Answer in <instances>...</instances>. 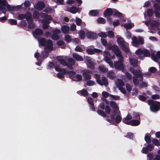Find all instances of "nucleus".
I'll return each instance as SVG.
<instances>
[{
    "mask_svg": "<svg viewBox=\"0 0 160 160\" xmlns=\"http://www.w3.org/2000/svg\"><path fill=\"white\" fill-rule=\"evenodd\" d=\"M97 22L98 23L103 24L105 23V20L102 18H99L97 19Z\"/></svg>",
    "mask_w": 160,
    "mask_h": 160,
    "instance_id": "09e8293b",
    "label": "nucleus"
},
{
    "mask_svg": "<svg viewBox=\"0 0 160 160\" xmlns=\"http://www.w3.org/2000/svg\"><path fill=\"white\" fill-rule=\"evenodd\" d=\"M72 79L74 80L80 81L82 79V76L80 74H77L76 77L72 78Z\"/></svg>",
    "mask_w": 160,
    "mask_h": 160,
    "instance_id": "ea45409f",
    "label": "nucleus"
},
{
    "mask_svg": "<svg viewBox=\"0 0 160 160\" xmlns=\"http://www.w3.org/2000/svg\"><path fill=\"white\" fill-rule=\"evenodd\" d=\"M133 83L135 85L137 86L139 85V80L136 78L135 77H134L133 78Z\"/></svg>",
    "mask_w": 160,
    "mask_h": 160,
    "instance_id": "603ef678",
    "label": "nucleus"
},
{
    "mask_svg": "<svg viewBox=\"0 0 160 160\" xmlns=\"http://www.w3.org/2000/svg\"><path fill=\"white\" fill-rule=\"evenodd\" d=\"M110 99L111 100H118L120 99V97L116 95H113L111 94L109 95Z\"/></svg>",
    "mask_w": 160,
    "mask_h": 160,
    "instance_id": "a19ab883",
    "label": "nucleus"
},
{
    "mask_svg": "<svg viewBox=\"0 0 160 160\" xmlns=\"http://www.w3.org/2000/svg\"><path fill=\"white\" fill-rule=\"evenodd\" d=\"M41 15L42 16V18H44L46 19L51 20L52 19L51 16L48 15H46L44 13L41 14Z\"/></svg>",
    "mask_w": 160,
    "mask_h": 160,
    "instance_id": "49530a36",
    "label": "nucleus"
},
{
    "mask_svg": "<svg viewBox=\"0 0 160 160\" xmlns=\"http://www.w3.org/2000/svg\"><path fill=\"white\" fill-rule=\"evenodd\" d=\"M78 34H79L80 38L82 39H84L85 37V32L82 30L79 31Z\"/></svg>",
    "mask_w": 160,
    "mask_h": 160,
    "instance_id": "72a5a7b5",
    "label": "nucleus"
},
{
    "mask_svg": "<svg viewBox=\"0 0 160 160\" xmlns=\"http://www.w3.org/2000/svg\"><path fill=\"white\" fill-rule=\"evenodd\" d=\"M91 73V72L89 70H84L83 71V76L85 79L88 80L91 78L90 75Z\"/></svg>",
    "mask_w": 160,
    "mask_h": 160,
    "instance_id": "4468645a",
    "label": "nucleus"
},
{
    "mask_svg": "<svg viewBox=\"0 0 160 160\" xmlns=\"http://www.w3.org/2000/svg\"><path fill=\"white\" fill-rule=\"evenodd\" d=\"M45 6L44 3L42 1H38L34 5V7L36 9L39 10H41L43 9Z\"/></svg>",
    "mask_w": 160,
    "mask_h": 160,
    "instance_id": "ddd939ff",
    "label": "nucleus"
},
{
    "mask_svg": "<svg viewBox=\"0 0 160 160\" xmlns=\"http://www.w3.org/2000/svg\"><path fill=\"white\" fill-rule=\"evenodd\" d=\"M88 101L89 104L90 105L93 111L95 110V108L93 106L94 102L92 98H88L87 99Z\"/></svg>",
    "mask_w": 160,
    "mask_h": 160,
    "instance_id": "cd10ccee",
    "label": "nucleus"
},
{
    "mask_svg": "<svg viewBox=\"0 0 160 160\" xmlns=\"http://www.w3.org/2000/svg\"><path fill=\"white\" fill-rule=\"evenodd\" d=\"M129 62L130 64L134 67H137L138 65V61L134 58L129 59Z\"/></svg>",
    "mask_w": 160,
    "mask_h": 160,
    "instance_id": "412c9836",
    "label": "nucleus"
},
{
    "mask_svg": "<svg viewBox=\"0 0 160 160\" xmlns=\"http://www.w3.org/2000/svg\"><path fill=\"white\" fill-rule=\"evenodd\" d=\"M73 58L78 61H82L83 60V57L76 53H73L72 55Z\"/></svg>",
    "mask_w": 160,
    "mask_h": 160,
    "instance_id": "dca6fc26",
    "label": "nucleus"
},
{
    "mask_svg": "<svg viewBox=\"0 0 160 160\" xmlns=\"http://www.w3.org/2000/svg\"><path fill=\"white\" fill-rule=\"evenodd\" d=\"M86 52L89 54H93L95 53V49L88 48L86 50Z\"/></svg>",
    "mask_w": 160,
    "mask_h": 160,
    "instance_id": "de8ad7c7",
    "label": "nucleus"
},
{
    "mask_svg": "<svg viewBox=\"0 0 160 160\" xmlns=\"http://www.w3.org/2000/svg\"><path fill=\"white\" fill-rule=\"evenodd\" d=\"M132 40V44L135 47H138L139 44H142L144 43V40L140 37L137 38L135 37H133Z\"/></svg>",
    "mask_w": 160,
    "mask_h": 160,
    "instance_id": "6e6552de",
    "label": "nucleus"
},
{
    "mask_svg": "<svg viewBox=\"0 0 160 160\" xmlns=\"http://www.w3.org/2000/svg\"><path fill=\"white\" fill-rule=\"evenodd\" d=\"M104 57L105 61L110 65V67L113 68V64L112 61L110 60V55L107 51L104 52Z\"/></svg>",
    "mask_w": 160,
    "mask_h": 160,
    "instance_id": "9b49d317",
    "label": "nucleus"
},
{
    "mask_svg": "<svg viewBox=\"0 0 160 160\" xmlns=\"http://www.w3.org/2000/svg\"><path fill=\"white\" fill-rule=\"evenodd\" d=\"M134 25L132 23H128L125 24L124 26L127 29H130L133 27Z\"/></svg>",
    "mask_w": 160,
    "mask_h": 160,
    "instance_id": "58836bf2",
    "label": "nucleus"
},
{
    "mask_svg": "<svg viewBox=\"0 0 160 160\" xmlns=\"http://www.w3.org/2000/svg\"><path fill=\"white\" fill-rule=\"evenodd\" d=\"M39 46H46L45 48V52L47 53L48 52L47 49L49 51H52L53 49V44L51 40H48L46 41L44 38H42L38 40Z\"/></svg>",
    "mask_w": 160,
    "mask_h": 160,
    "instance_id": "7ed1b4c3",
    "label": "nucleus"
},
{
    "mask_svg": "<svg viewBox=\"0 0 160 160\" xmlns=\"http://www.w3.org/2000/svg\"><path fill=\"white\" fill-rule=\"evenodd\" d=\"M108 36L110 38H113L114 36V32L112 31H109L108 32Z\"/></svg>",
    "mask_w": 160,
    "mask_h": 160,
    "instance_id": "4d7b16f0",
    "label": "nucleus"
},
{
    "mask_svg": "<svg viewBox=\"0 0 160 160\" xmlns=\"http://www.w3.org/2000/svg\"><path fill=\"white\" fill-rule=\"evenodd\" d=\"M65 40L68 42H70L72 41V38L70 36L67 35L65 36Z\"/></svg>",
    "mask_w": 160,
    "mask_h": 160,
    "instance_id": "79ce46f5",
    "label": "nucleus"
},
{
    "mask_svg": "<svg viewBox=\"0 0 160 160\" xmlns=\"http://www.w3.org/2000/svg\"><path fill=\"white\" fill-rule=\"evenodd\" d=\"M68 11L72 13L75 14L78 12L80 11V8H78L75 7H73L70 8Z\"/></svg>",
    "mask_w": 160,
    "mask_h": 160,
    "instance_id": "bb28decb",
    "label": "nucleus"
},
{
    "mask_svg": "<svg viewBox=\"0 0 160 160\" xmlns=\"http://www.w3.org/2000/svg\"><path fill=\"white\" fill-rule=\"evenodd\" d=\"M24 5L25 7L26 8H27L30 6L31 5V3L29 1L26 0L24 2Z\"/></svg>",
    "mask_w": 160,
    "mask_h": 160,
    "instance_id": "338daca9",
    "label": "nucleus"
},
{
    "mask_svg": "<svg viewBox=\"0 0 160 160\" xmlns=\"http://www.w3.org/2000/svg\"><path fill=\"white\" fill-rule=\"evenodd\" d=\"M68 63L71 65H73L75 64V61L73 58H70L68 60Z\"/></svg>",
    "mask_w": 160,
    "mask_h": 160,
    "instance_id": "3c124183",
    "label": "nucleus"
},
{
    "mask_svg": "<svg viewBox=\"0 0 160 160\" xmlns=\"http://www.w3.org/2000/svg\"><path fill=\"white\" fill-rule=\"evenodd\" d=\"M132 118V116L130 114H128L125 118L123 119V122L125 124L128 125H129L130 124V123L131 122V121H130V122H126V119L127 120L128 119L130 121V120H131Z\"/></svg>",
    "mask_w": 160,
    "mask_h": 160,
    "instance_id": "c85d7f7f",
    "label": "nucleus"
},
{
    "mask_svg": "<svg viewBox=\"0 0 160 160\" xmlns=\"http://www.w3.org/2000/svg\"><path fill=\"white\" fill-rule=\"evenodd\" d=\"M5 6L7 8V10L10 11H13L16 8V7L8 4L6 0H0V10L3 13H5L6 12Z\"/></svg>",
    "mask_w": 160,
    "mask_h": 160,
    "instance_id": "20e7f679",
    "label": "nucleus"
},
{
    "mask_svg": "<svg viewBox=\"0 0 160 160\" xmlns=\"http://www.w3.org/2000/svg\"><path fill=\"white\" fill-rule=\"evenodd\" d=\"M77 93L79 94H80L83 96L87 95L88 94L87 91L85 89L78 91L77 92Z\"/></svg>",
    "mask_w": 160,
    "mask_h": 160,
    "instance_id": "4c0bfd02",
    "label": "nucleus"
},
{
    "mask_svg": "<svg viewBox=\"0 0 160 160\" xmlns=\"http://www.w3.org/2000/svg\"><path fill=\"white\" fill-rule=\"evenodd\" d=\"M135 54L137 55L139 58L143 57V50L141 49H138L135 52Z\"/></svg>",
    "mask_w": 160,
    "mask_h": 160,
    "instance_id": "b1692460",
    "label": "nucleus"
},
{
    "mask_svg": "<svg viewBox=\"0 0 160 160\" xmlns=\"http://www.w3.org/2000/svg\"><path fill=\"white\" fill-rule=\"evenodd\" d=\"M107 76L110 78L113 79L115 78V75L112 71H110L108 73Z\"/></svg>",
    "mask_w": 160,
    "mask_h": 160,
    "instance_id": "c756f323",
    "label": "nucleus"
},
{
    "mask_svg": "<svg viewBox=\"0 0 160 160\" xmlns=\"http://www.w3.org/2000/svg\"><path fill=\"white\" fill-rule=\"evenodd\" d=\"M152 143L155 145L159 146L160 145V143L158 140L157 139H154L152 140Z\"/></svg>",
    "mask_w": 160,
    "mask_h": 160,
    "instance_id": "bf43d9fd",
    "label": "nucleus"
},
{
    "mask_svg": "<svg viewBox=\"0 0 160 160\" xmlns=\"http://www.w3.org/2000/svg\"><path fill=\"white\" fill-rule=\"evenodd\" d=\"M86 36L88 38L92 39H95L97 37L96 33L91 32H88L86 33Z\"/></svg>",
    "mask_w": 160,
    "mask_h": 160,
    "instance_id": "2eb2a0df",
    "label": "nucleus"
},
{
    "mask_svg": "<svg viewBox=\"0 0 160 160\" xmlns=\"http://www.w3.org/2000/svg\"><path fill=\"white\" fill-rule=\"evenodd\" d=\"M159 23L156 21H153L151 23V26L152 27H157L158 26Z\"/></svg>",
    "mask_w": 160,
    "mask_h": 160,
    "instance_id": "8fccbe9b",
    "label": "nucleus"
},
{
    "mask_svg": "<svg viewBox=\"0 0 160 160\" xmlns=\"http://www.w3.org/2000/svg\"><path fill=\"white\" fill-rule=\"evenodd\" d=\"M8 22L12 25H16L17 23L16 20L13 19H10L8 20Z\"/></svg>",
    "mask_w": 160,
    "mask_h": 160,
    "instance_id": "6e6d98bb",
    "label": "nucleus"
},
{
    "mask_svg": "<svg viewBox=\"0 0 160 160\" xmlns=\"http://www.w3.org/2000/svg\"><path fill=\"white\" fill-rule=\"evenodd\" d=\"M55 69L57 71L62 72L64 74H67L72 79L74 77H73V76L74 75L76 74L75 72L74 71L67 72L65 69L60 68L58 66H55Z\"/></svg>",
    "mask_w": 160,
    "mask_h": 160,
    "instance_id": "0eeeda50",
    "label": "nucleus"
},
{
    "mask_svg": "<svg viewBox=\"0 0 160 160\" xmlns=\"http://www.w3.org/2000/svg\"><path fill=\"white\" fill-rule=\"evenodd\" d=\"M57 44L59 46H60L62 48H64L65 47L64 42L62 41H58L57 42Z\"/></svg>",
    "mask_w": 160,
    "mask_h": 160,
    "instance_id": "e433bc0d",
    "label": "nucleus"
},
{
    "mask_svg": "<svg viewBox=\"0 0 160 160\" xmlns=\"http://www.w3.org/2000/svg\"><path fill=\"white\" fill-rule=\"evenodd\" d=\"M76 22L77 25L78 26H79L82 22V21L80 18H76Z\"/></svg>",
    "mask_w": 160,
    "mask_h": 160,
    "instance_id": "e2e57ef3",
    "label": "nucleus"
},
{
    "mask_svg": "<svg viewBox=\"0 0 160 160\" xmlns=\"http://www.w3.org/2000/svg\"><path fill=\"white\" fill-rule=\"evenodd\" d=\"M86 59L87 62V65L88 67L91 69H94V66L95 64L94 61L88 56L86 57Z\"/></svg>",
    "mask_w": 160,
    "mask_h": 160,
    "instance_id": "f8f14e48",
    "label": "nucleus"
},
{
    "mask_svg": "<svg viewBox=\"0 0 160 160\" xmlns=\"http://www.w3.org/2000/svg\"><path fill=\"white\" fill-rule=\"evenodd\" d=\"M154 6L156 9V10L154 11L155 16L157 17L160 18V13L158 12V10H159L160 11V7H159L158 4L157 3L154 4Z\"/></svg>",
    "mask_w": 160,
    "mask_h": 160,
    "instance_id": "a211bd4d",
    "label": "nucleus"
},
{
    "mask_svg": "<svg viewBox=\"0 0 160 160\" xmlns=\"http://www.w3.org/2000/svg\"><path fill=\"white\" fill-rule=\"evenodd\" d=\"M95 83V82L93 81L89 80L87 82V84L89 86H92L94 85Z\"/></svg>",
    "mask_w": 160,
    "mask_h": 160,
    "instance_id": "680f3d73",
    "label": "nucleus"
},
{
    "mask_svg": "<svg viewBox=\"0 0 160 160\" xmlns=\"http://www.w3.org/2000/svg\"><path fill=\"white\" fill-rule=\"evenodd\" d=\"M97 112L99 115L103 117H106V114L103 111L98 110L97 111Z\"/></svg>",
    "mask_w": 160,
    "mask_h": 160,
    "instance_id": "5fc2aeb1",
    "label": "nucleus"
},
{
    "mask_svg": "<svg viewBox=\"0 0 160 160\" xmlns=\"http://www.w3.org/2000/svg\"><path fill=\"white\" fill-rule=\"evenodd\" d=\"M110 94L108 93L106 91H103L102 92V96L105 98H107L108 96L109 97Z\"/></svg>",
    "mask_w": 160,
    "mask_h": 160,
    "instance_id": "0e129e2a",
    "label": "nucleus"
},
{
    "mask_svg": "<svg viewBox=\"0 0 160 160\" xmlns=\"http://www.w3.org/2000/svg\"><path fill=\"white\" fill-rule=\"evenodd\" d=\"M120 47L125 52H129V49L125 45V44H124L123 45L121 46Z\"/></svg>",
    "mask_w": 160,
    "mask_h": 160,
    "instance_id": "c03bdc74",
    "label": "nucleus"
},
{
    "mask_svg": "<svg viewBox=\"0 0 160 160\" xmlns=\"http://www.w3.org/2000/svg\"><path fill=\"white\" fill-rule=\"evenodd\" d=\"M95 77L97 82L101 86L104 85L106 87L108 85V81L106 77H102V79H100V76L98 74H95Z\"/></svg>",
    "mask_w": 160,
    "mask_h": 160,
    "instance_id": "39448f33",
    "label": "nucleus"
},
{
    "mask_svg": "<svg viewBox=\"0 0 160 160\" xmlns=\"http://www.w3.org/2000/svg\"><path fill=\"white\" fill-rule=\"evenodd\" d=\"M52 38L55 40H57L60 38V37L55 33H53V34L51 36Z\"/></svg>",
    "mask_w": 160,
    "mask_h": 160,
    "instance_id": "a18cd8bd",
    "label": "nucleus"
},
{
    "mask_svg": "<svg viewBox=\"0 0 160 160\" xmlns=\"http://www.w3.org/2000/svg\"><path fill=\"white\" fill-rule=\"evenodd\" d=\"M75 50L77 52H82L83 51L82 49L78 45L75 48Z\"/></svg>",
    "mask_w": 160,
    "mask_h": 160,
    "instance_id": "774afa93",
    "label": "nucleus"
},
{
    "mask_svg": "<svg viewBox=\"0 0 160 160\" xmlns=\"http://www.w3.org/2000/svg\"><path fill=\"white\" fill-rule=\"evenodd\" d=\"M110 105L114 110L113 111V114L111 116V119H108L107 121L112 123L114 122V121L118 123L121 121L122 120V118L120 116V112L118 110V107L116 103L113 101H111Z\"/></svg>",
    "mask_w": 160,
    "mask_h": 160,
    "instance_id": "f03ea898",
    "label": "nucleus"
},
{
    "mask_svg": "<svg viewBox=\"0 0 160 160\" xmlns=\"http://www.w3.org/2000/svg\"><path fill=\"white\" fill-rule=\"evenodd\" d=\"M57 60L63 65L66 66L67 65V63L66 61L63 59L62 57L60 56L57 57Z\"/></svg>",
    "mask_w": 160,
    "mask_h": 160,
    "instance_id": "a878e982",
    "label": "nucleus"
},
{
    "mask_svg": "<svg viewBox=\"0 0 160 160\" xmlns=\"http://www.w3.org/2000/svg\"><path fill=\"white\" fill-rule=\"evenodd\" d=\"M61 30L63 33L66 34L68 33L70 30V28L68 26L63 25L62 27Z\"/></svg>",
    "mask_w": 160,
    "mask_h": 160,
    "instance_id": "393cba45",
    "label": "nucleus"
},
{
    "mask_svg": "<svg viewBox=\"0 0 160 160\" xmlns=\"http://www.w3.org/2000/svg\"><path fill=\"white\" fill-rule=\"evenodd\" d=\"M43 33V31L40 29H37L33 32L34 37H36L38 36L42 35Z\"/></svg>",
    "mask_w": 160,
    "mask_h": 160,
    "instance_id": "f3484780",
    "label": "nucleus"
},
{
    "mask_svg": "<svg viewBox=\"0 0 160 160\" xmlns=\"http://www.w3.org/2000/svg\"><path fill=\"white\" fill-rule=\"evenodd\" d=\"M115 82L117 87L118 88L124 86V83L122 80L120 79H117Z\"/></svg>",
    "mask_w": 160,
    "mask_h": 160,
    "instance_id": "6ab92c4d",
    "label": "nucleus"
},
{
    "mask_svg": "<svg viewBox=\"0 0 160 160\" xmlns=\"http://www.w3.org/2000/svg\"><path fill=\"white\" fill-rule=\"evenodd\" d=\"M114 53L118 60V61L114 62V67L116 69L122 70L124 68V65L122 63L123 61V57L121 53V52L119 47L117 45L112 46L111 49Z\"/></svg>",
    "mask_w": 160,
    "mask_h": 160,
    "instance_id": "f257e3e1",
    "label": "nucleus"
},
{
    "mask_svg": "<svg viewBox=\"0 0 160 160\" xmlns=\"http://www.w3.org/2000/svg\"><path fill=\"white\" fill-rule=\"evenodd\" d=\"M157 70V69L154 67H151L148 70L149 72L152 73H155Z\"/></svg>",
    "mask_w": 160,
    "mask_h": 160,
    "instance_id": "13d9d810",
    "label": "nucleus"
},
{
    "mask_svg": "<svg viewBox=\"0 0 160 160\" xmlns=\"http://www.w3.org/2000/svg\"><path fill=\"white\" fill-rule=\"evenodd\" d=\"M117 41L118 43V44L120 45V47L121 46L123 45L124 44H125L126 42L124 41L123 38L121 37H118L117 36Z\"/></svg>",
    "mask_w": 160,
    "mask_h": 160,
    "instance_id": "5701e85b",
    "label": "nucleus"
},
{
    "mask_svg": "<svg viewBox=\"0 0 160 160\" xmlns=\"http://www.w3.org/2000/svg\"><path fill=\"white\" fill-rule=\"evenodd\" d=\"M99 70L102 72H108V69L103 65H100L99 66Z\"/></svg>",
    "mask_w": 160,
    "mask_h": 160,
    "instance_id": "2f4dec72",
    "label": "nucleus"
},
{
    "mask_svg": "<svg viewBox=\"0 0 160 160\" xmlns=\"http://www.w3.org/2000/svg\"><path fill=\"white\" fill-rule=\"evenodd\" d=\"M148 102L149 104L151 105L150 108L152 111L156 112L159 110V102H154L152 100H148Z\"/></svg>",
    "mask_w": 160,
    "mask_h": 160,
    "instance_id": "423d86ee",
    "label": "nucleus"
},
{
    "mask_svg": "<svg viewBox=\"0 0 160 160\" xmlns=\"http://www.w3.org/2000/svg\"><path fill=\"white\" fill-rule=\"evenodd\" d=\"M130 71L134 75L136 76L139 78H140V81H142L143 79L142 75L141 72L140 70H134L132 68L130 69Z\"/></svg>",
    "mask_w": 160,
    "mask_h": 160,
    "instance_id": "9d476101",
    "label": "nucleus"
},
{
    "mask_svg": "<svg viewBox=\"0 0 160 160\" xmlns=\"http://www.w3.org/2000/svg\"><path fill=\"white\" fill-rule=\"evenodd\" d=\"M18 18L19 19L26 18L28 22L32 20V14L30 12H28L25 15L20 14L18 15Z\"/></svg>",
    "mask_w": 160,
    "mask_h": 160,
    "instance_id": "1a4fd4ad",
    "label": "nucleus"
},
{
    "mask_svg": "<svg viewBox=\"0 0 160 160\" xmlns=\"http://www.w3.org/2000/svg\"><path fill=\"white\" fill-rule=\"evenodd\" d=\"M42 13H41L40 14H39L38 12L35 11L33 14V17L35 19H38L39 17H41L42 18L41 14Z\"/></svg>",
    "mask_w": 160,
    "mask_h": 160,
    "instance_id": "c9c22d12",
    "label": "nucleus"
},
{
    "mask_svg": "<svg viewBox=\"0 0 160 160\" xmlns=\"http://www.w3.org/2000/svg\"><path fill=\"white\" fill-rule=\"evenodd\" d=\"M143 57H149L150 55V52L146 49H143Z\"/></svg>",
    "mask_w": 160,
    "mask_h": 160,
    "instance_id": "f704fd0d",
    "label": "nucleus"
},
{
    "mask_svg": "<svg viewBox=\"0 0 160 160\" xmlns=\"http://www.w3.org/2000/svg\"><path fill=\"white\" fill-rule=\"evenodd\" d=\"M105 112L107 114H109L111 112V109L109 106H106L105 107Z\"/></svg>",
    "mask_w": 160,
    "mask_h": 160,
    "instance_id": "69168bd1",
    "label": "nucleus"
},
{
    "mask_svg": "<svg viewBox=\"0 0 160 160\" xmlns=\"http://www.w3.org/2000/svg\"><path fill=\"white\" fill-rule=\"evenodd\" d=\"M140 124V121L138 120H131L129 125L132 126H137Z\"/></svg>",
    "mask_w": 160,
    "mask_h": 160,
    "instance_id": "473e14b6",
    "label": "nucleus"
},
{
    "mask_svg": "<svg viewBox=\"0 0 160 160\" xmlns=\"http://www.w3.org/2000/svg\"><path fill=\"white\" fill-rule=\"evenodd\" d=\"M125 76L129 80H131L132 79V76L130 73L126 72L125 73Z\"/></svg>",
    "mask_w": 160,
    "mask_h": 160,
    "instance_id": "052dcab7",
    "label": "nucleus"
},
{
    "mask_svg": "<svg viewBox=\"0 0 160 160\" xmlns=\"http://www.w3.org/2000/svg\"><path fill=\"white\" fill-rule=\"evenodd\" d=\"M160 57V51L157 52L156 55L154 54H152V59L155 61H157Z\"/></svg>",
    "mask_w": 160,
    "mask_h": 160,
    "instance_id": "aec40b11",
    "label": "nucleus"
},
{
    "mask_svg": "<svg viewBox=\"0 0 160 160\" xmlns=\"http://www.w3.org/2000/svg\"><path fill=\"white\" fill-rule=\"evenodd\" d=\"M113 15L117 17H120L121 16L122 14L116 9L113 10Z\"/></svg>",
    "mask_w": 160,
    "mask_h": 160,
    "instance_id": "37998d69",
    "label": "nucleus"
},
{
    "mask_svg": "<svg viewBox=\"0 0 160 160\" xmlns=\"http://www.w3.org/2000/svg\"><path fill=\"white\" fill-rule=\"evenodd\" d=\"M113 12V11L111 8H108L104 11V15L106 17H108L111 15Z\"/></svg>",
    "mask_w": 160,
    "mask_h": 160,
    "instance_id": "4be33fe9",
    "label": "nucleus"
},
{
    "mask_svg": "<svg viewBox=\"0 0 160 160\" xmlns=\"http://www.w3.org/2000/svg\"><path fill=\"white\" fill-rule=\"evenodd\" d=\"M99 13V12L97 10H92L90 11L89 14L92 16H95L98 15Z\"/></svg>",
    "mask_w": 160,
    "mask_h": 160,
    "instance_id": "7c9ffc66",
    "label": "nucleus"
},
{
    "mask_svg": "<svg viewBox=\"0 0 160 160\" xmlns=\"http://www.w3.org/2000/svg\"><path fill=\"white\" fill-rule=\"evenodd\" d=\"M98 35L100 37L102 38H106L107 37V34L104 32H101L98 34Z\"/></svg>",
    "mask_w": 160,
    "mask_h": 160,
    "instance_id": "864d4df0",
    "label": "nucleus"
}]
</instances>
